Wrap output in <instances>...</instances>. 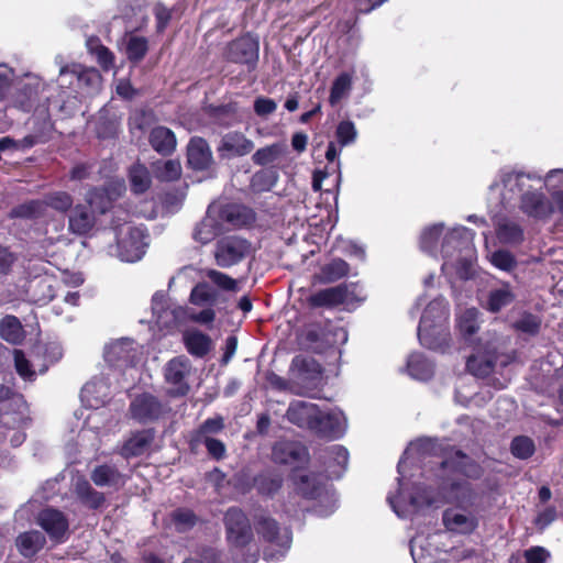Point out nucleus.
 <instances>
[{
	"label": "nucleus",
	"instance_id": "1",
	"mask_svg": "<svg viewBox=\"0 0 563 563\" xmlns=\"http://www.w3.org/2000/svg\"><path fill=\"white\" fill-rule=\"evenodd\" d=\"M437 443L431 439L411 442L398 463V487L387 501L399 518H411L424 508L442 500L468 508L475 505L478 493L456 474L477 477L479 466L461 451L445 460L435 456Z\"/></svg>",
	"mask_w": 563,
	"mask_h": 563
},
{
	"label": "nucleus",
	"instance_id": "2",
	"mask_svg": "<svg viewBox=\"0 0 563 563\" xmlns=\"http://www.w3.org/2000/svg\"><path fill=\"white\" fill-rule=\"evenodd\" d=\"M219 294L208 283H198L190 292L189 302L192 306L200 307V312L189 309L186 311L183 307L172 308L167 298L162 292H156L152 298V311L155 322L161 328H169L175 325L180 318L187 313L188 318L200 324L211 323L216 318L213 307L218 301Z\"/></svg>",
	"mask_w": 563,
	"mask_h": 563
},
{
	"label": "nucleus",
	"instance_id": "3",
	"mask_svg": "<svg viewBox=\"0 0 563 563\" xmlns=\"http://www.w3.org/2000/svg\"><path fill=\"white\" fill-rule=\"evenodd\" d=\"M473 238L474 233L462 225L455 227L444 234L441 242L444 275L448 277L456 275L461 279L470 277L474 257Z\"/></svg>",
	"mask_w": 563,
	"mask_h": 563
},
{
	"label": "nucleus",
	"instance_id": "4",
	"mask_svg": "<svg viewBox=\"0 0 563 563\" xmlns=\"http://www.w3.org/2000/svg\"><path fill=\"white\" fill-rule=\"evenodd\" d=\"M251 219L250 211L239 205H211L206 217L196 227L194 239L202 244L211 242L216 236L229 230L230 227H240Z\"/></svg>",
	"mask_w": 563,
	"mask_h": 563
},
{
	"label": "nucleus",
	"instance_id": "5",
	"mask_svg": "<svg viewBox=\"0 0 563 563\" xmlns=\"http://www.w3.org/2000/svg\"><path fill=\"white\" fill-rule=\"evenodd\" d=\"M448 318L449 309L444 298H435L427 305L418 327V338L423 346L431 350L443 349L449 338Z\"/></svg>",
	"mask_w": 563,
	"mask_h": 563
},
{
	"label": "nucleus",
	"instance_id": "6",
	"mask_svg": "<svg viewBox=\"0 0 563 563\" xmlns=\"http://www.w3.org/2000/svg\"><path fill=\"white\" fill-rule=\"evenodd\" d=\"M504 350L505 341L496 335L492 340L481 339L476 353L467 360L468 371L474 376L486 377L497 367L507 366L514 357Z\"/></svg>",
	"mask_w": 563,
	"mask_h": 563
},
{
	"label": "nucleus",
	"instance_id": "7",
	"mask_svg": "<svg viewBox=\"0 0 563 563\" xmlns=\"http://www.w3.org/2000/svg\"><path fill=\"white\" fill-rule=\"evenodd\" d=\"M292 482L297 493L303 499L317 500L312 507L316 515L328 517L334 512L336 508L334 494L324 487L314 474L298 470L292 475Z\"/></svg>",
	"mask_w": 563,
	"mask_h": 563
},
{
	"label": "nucleus",
	"instance_id": "8",
	"mask_svg": "<svg viewBox=\"0 0 563 563\" xmlns=\"http://www.w3.org/2000/svg\"><path fill=\"white\" fill-rule=\"evenodd\" d=\"M55 63L59 65L60 87H64L66 84L73 86L74 81H76L74 91L82 97H91L100 91L102 78L97 69L76 63L63 65L60 56L55 58Z\"/></svg>",
	"mask_w": 563,
	"mask_h": 563
},
{
	"label": "nucleus",
	"instance_id": "9",
	"mask_svg": "<svg viewBox=\"0 0 563 563\" xmlns=\"http://www.w3.org/2000/svg\"><path fill=\"white\" fill-rule=\"evenodd\" d=\"M256 531L268 542L263 552L265 561H278L286 555L291 544V533L287 528H280L277 521L268 516H262L256 522Z\"/></svg>",
	"mask_w": 563,
	"mask_h": 563
},
{
	"label": "nucleus",
	"instance_id": "10",
	"mask_svg": "<svg viewBox=\"0 0 563 563\" xmlns=\"http://www.w3.org/2000/svg\"><path fill=\"white\" fill-rule=\"evenodd\" d=\"M147 235L141 227L130 223L121 225L117 233L118 257L123 262L140 261L145 254Z\"/></svg>",
	"mask_w": 563,
	"mask_h": 563
},
{
	"label": "nucleus",
	"instance_id": "11",
	"mask_svg": "<svg viewBox=\"0 0 563 563\" xmlns=\"http://www.w3.org/2000/svg\"><path fill=\"white\" fill-rule=\"evenodd\" d=\"M73 205L74 199L70 194L56 190L48 192L43 200H31L16 207L13 209L12 214L21 218H36L42 216L47 207L65 213L71 210Z\"/></svg>",
	"mask_w": 563,
	"mask_h": 563
},
{
	"label": "nucleus",
	"instance_id": "12",
	"mask_svg": "<svg viewBox=\"0 0 563 563\" xmlns=\"http://www.w3.org/2000/svg\"><path fill=\"white\" fill-rule=\"evenodd\" d=\"M192 374L191 362L185 355L168 361L164 367L166 393L172 397H183L188 394L189 378Z\"/></svg>",
	"mask_w": 563,
	"mask_h": 563
},
{
	"label": "nucleus",
	"instance_id": "13",
	"mask_svg": "<svg viewBox=\"0 0 563 563\" xmlns=\"http://www.w3.org/2000/svg\"><path fill=\"white\" fill-rule=\"evenodd\" d=\"M538 180L543 181V176L531 172H517L509 168H504L499 174V181H495L490 189H499L501 196V202L511 201L518 194H523L530 189L529 181Z\"/></svg>",
	"mask_w": 563,
	"mask_h": 563
},
{
	"label": "nucleus",
	"instance_id": "14",
	"mask_svg": "<svg viewBox=\"0 0 563 563\" xmlns=\"http://www.w3.org/2000/svg\"><path fill=\"white\" fill-rule=\"evenodd\" d=\"M251 243L241 236L230 235L220 239L214 247V261L222 268H230L242 262L251 253Z\"/></svg>",
	"mask_w": 563,
	"mask_h": 563
},
{
	"label": "nucleus",
	"instance_id": "15",
	"mask_svg": "<svg viewBox=\"0 0 563 563\" xmlns=\"http://www.w3.org/2000/svg\"><path fill=\"white\" fill-rule=\"evenodd\" d=\"M224 523L227 539L236 551H242L253 538L250 521L239 508H230L225 512Z\"/></svg>",
	"mask_w": 563,
	"mask_h": 563
},
{
	"label": "nucleus",
	"instance_id": "16",
	"mask_svg": "<svg viewBox=\"0 0 563 563\" xmlns=\"http://www.w3.org/2000/svg\"><path fill=\"white\" fill-rule=\"evenodd\" d=\"M346 429L347 420L345 415L339 408H333L328 411L319 409L312 431L321 437L339 439L345 433Z\"/></svg>",
	"mask_w": 563,
	"mask_h": 563
},
{
	"label": "nucleus",
	"instance_id": "17",
	"mask_svg": "<svg viewBox=\"0 0 563 563\" xmlns=\"http://www.w3.org/2000/svg\"><path fill=\"white\" fill-rule=\"evenodd\" d=\"M521 211L530 218L548 221L552 217L551 198L540 189L527 190L520 198Z\"/></svg>",
	"mask_w": 563,
	"mask_h": 563
},
{
	"label": "nucleus",
	"instance_id": "18",
	"mask_svg": "<svg viewBox=\"0 0 563 563\" xmlns=\"http://www.w3.org/2000/svg\"><path fill=\"white\" fill-rule=\"evenodd\" d=\"M130 411L133 419L146 423L161 418L167 411V408L157 397L144 393L132 400Z\"/></svg>",
	"mask_w": 563,
	"mask_h": 563
},
{
	"label": "nucleus",
	"instance_id": "19",
	"mask_svg": "<svg viewBox=\"0 0 563 563\" xmlns=\"http://www.w3.org/2000/svg\"><path fill=\"white\" fill-rule=\"evenodd\" d=\"M442 519L446 530L459 534H470L478 526V520L474 512L459 506L448 508L443 512Z\"/></svg>",
	"mask_w": 563,
	"mask_h": 563
},
{
	"label": "nucleus",
	"instance_id": "20",
	"mask_svg": "<svg viewBox=\"0 0 563 563\" xmlns=\"http://www.w3.org/2000/svg\"><path fill=\"white\" fill-rule=\"evenodd\" d=\"M125 190V185L122 179L112 180L106 188H95L86 196V201L89 207L103 213L106 212L112 201L118 199Z\"/></svg>",
	"mask_w": 563,
	"mask_h": 563
},
{
	"label": "nucleus",
	"instance_id": "21",
	"mask_svg": "<svg viewBox=\"0 0 563 563\" xmlns=\"http://www.w3.org/2000/svg\"><path fill=\"white\" fill-rule=\"evenodd\" d=\"M227 57L253 68L258 58V43L251 36L238 38L228 46Z\"/></svg>",
	"mask_w": 563,
	"mask_h": 563
},
{
	"label": "nucleus",
	"instance_id": "22",
	"mask_svg": "<svg viewBox=\"0 0 563 563\" xmlns=\"http://www.w3.org/2000/svg\"><path fill=\"white\" fill-rule=\"evenodd\" d=\"M136 357L135 343L130 339L117 340L104 349V360L111 366L132 365Z\"/></svg>",
	"mask_w": 563,
	"mask_h": 563
},
{
	"label": "nucleus",
	"instance_id": "23",
	"mask_svg": "<svg viewBox=\"0 0 563 563\" xmlns=\"http://www.w3.org/2000/svg\"><path fill=\"white\" fill-rule=\"evenodd\" d=\"M253 148V141L243 133L229 132L222 136L218 152L223 158H234L250 154Z\"/></svg>",
	"mask_w": 563,
	"mask_h": 563
},
{
	"label": "nucleus",
	"instance_id": "24",
	"mask_svg": "<svg viewBox=\"0 0 563 563\" xmlns=\"http://www.w3.org/2000/svg\"><path fill=\"white\" fill-rule=\"evenodd\" d=\"M350 300L351 292L349 286L345 284L319 290L308 298L309 305L314 308H332L349 302Z\"/></svg>",
	"mask_w": 563,
	"mask_h": 563
},
{
	"label": "nucleus",
	"instance_id": "25",
	"mask_svg": "<svg viewBox=\"0 0 563 563\" xmlns=\"http://www.w3.org/2000/svg\"><path fill=\"white\" fill-rule=\"evenodd\" d=\"M289 148L286 142H276L258 148L252 156L257 166L280 167L288 161Z\"/></svg>",
	"mask_w": 563,
	"mask_h": 563
},
{
	"label": "nucleus",
	"instance_id": "26",
	"mask_svg": "<svg viewBox=\"0 0 563 563\" xmlns=\"http://www.w3.org/2000/svg\"><path fill=\"white\" fill-rule=\"evenodd\" d=\"M111 394L110 384L104 377H95L81 389V401L90 408H99L104 405Z\"/></svg>",
	"mask_w": 563,
	"mask_h": 563
},
{
	"label": "nucleus",
	"instance_id": "27",
	"mask_svg": "<svg viewBox=\"0 0 563 563\" xmlns=\"http://www.w3.org/2000/svg\"><path fill=\"white\" fill-rule=\"evenodd\" d=\"M319 408L317 405L303 400L292 401L287 410V419L300 427L312 431L317 421Z\"/></svg>",
	"mask_w": 563,
	"mask_h": 563
},
{
	"label": "nucleus",
	"instance_id": "28",
	"mask_svg": "<svg viewBox=\"0 0 563 563\" xmlns=\"http://www.w3.org/2000/svg\"><path fill=\"white\" fill-rule=\"evenodd\" d=\"M37 522L56 541H62L68 530V520L64 514L53 508L42 510L37 517Z\"/></svg>",
	"mask_w": 563,
	"mask_h": 563
},
{
	"label": "nucleus",
	"instance_id": "29",
	"mask_svg": "<svg viewBox=\"0 0 563 563\" xmlns=\"http://www.w3.org/2000/svg\"><path fill=\"white\" fill-rule=\"evenodd\" d=\"M187 159L194 169H207L212 163V153L208 143L200 137L191 139L187 148Z\"/></svg>",
	"mask_w": 563,
	"mask_h": 563
},
{
	"label": "nucleus",
	"instance_id": "30",
	"mask_svg": "<svg viewBox=\"0 0 563 563\" xmlns=\"http://www.w3.org/2000/svg\"><path fill=\"white\" fill-rule=\"evenodd\" d=\"M95 225V217L85 205L75 206L68 216V230L77 235L87 234Z\"/></svg>",
	"mask_w": 563,
	"mask_h": 563
},
{
	"label": "nucleus",
	"instance_id": "31",
	"mask_svg": "<svg viewBox=\"0 0 563 563\" xmlns=\"http://www.w3.org/2000/svg\"><path fill=\"white\" fill-rule=\"evenodd\" d=\"M306 456V449L294 442L282 441L273 448V459L277 463L291 464L303 461Z\"/></svg>",
	"mask_w": 563,
	"mask_h": 563
},
{
	"label": "nucleus",
	"instance_id": "32",
	"mask_svg": "<svg viewBox=\"0 0 563 563\" xmlns=\"http://www.w3.org/2000/svg\"><path fill=\"white\" fill-rule=\"evenodd\" d=\"M515 298L516 296L509 284H503L500 287L488 291L483 307L490 312H498L509 306Z\"/></svg>",
	"mask_w": 563,
	"mask_h": 563
},
{
	"label": "nucleus",
	"instance_id": "33",
	"mask_svg": "<svg viewBox=\"0 0 563 563\" xmlns=\"http://www.w3.org/2000/svg\"><path fill=\"white\" fill-rule=\"evenodd\" d=\"M150 144L162 155L172 154L176 148L174 132L165 126H156L150 133Z\"/></svg>",
	"mask_w": 563,
	"mask_h": 563
},
{
	"label": "nucleus",
	"instance_id": "34",
	"mask_svg": "<svg viewBox=\"0 0 563 563\" xmlns=\"http://www.w3.org/2000/svg\"><path fill=\"white\" fill-rule=\"evenodd\" d=\"M184 343L187 351L197 357L205 356L213 346L210 336L196 329L184 333Z\"/></svg>",
	"mask_w": 563,
	"mask_h": 563
},
{
	"label": "nucleus",
	"instance_id": "35",
	"mask_svg": "<svg viewBox=\"0 0 563 563\" xmlns=\"http://www.w3.org/2000/svg\"><path fill=\"white\" fill-rule=\"evenodd\" d=\"M15 544L23 556L31 558L44 547L45 537L40 531H27L16 538Z\"/></svg>",
	"mask_w": 563,
	"mask_h": 563
},
{
	"label": "nucleus",
	"instance_id": "36",
	"mask_svg": "<svg viewBox=\"0 0 563 563\" xmlns=\"http://www.w3.org/2000/svg\"><path fill=\"white\" fill-rule=\"evenodd\" d=\"M153 441L151 431L134 433L122 446L121 455L125 459L143 454Z\"/></svg>",
	"mask_w": 563,
	"mask_h": 563
},
{
	"label": "nucleus",
	"instance_id": "37",
	"mask_svg": "<svg viewBox=\"0 0 563 563\" xmlns=\"http://www.w3.org/2000/svg\"><path fill=\"white\" fill-rule=\"evenodd\" d=\"M74 490L79 500L89 508L96 509L104 501L103 494L95 490L85 478H77Z\"/></svg>",
	"mask_w": 563,
	"mask_h": 563
},
{
	"label": "nucleus",
	"instance_id": "38",
	"mask_svg": "<svg viewBox=\"0 0 563 563\" xmlns=\"http://www.w3.org/2000/svg\"><path fill=\"white\" fill-rule=\"evenodd\" d=\"M407 369L411 377L427 380L433 375V365L422 354L413 353L407 362Z\"/></svg>",
	"mask_w": 563,
	"mask_h": 563
},
{
	"label": "nucleus",
	"instance_id": "39",
	"mask_svg": "<svg viewBox=\"0 0 563 563\" xmlns=\"http://www.w3.org/2000/svg\"><path fill=\"white\" fill-rule=\"evenodd\" d=\"M0 336L12 344H19L24 338L23 327L14 316H5L0 320Z\"/></svg>",
	"mask_w": 563,
	"mask_h": 563
},
{
	"label": "nucleus",
	"instance_id": "40",
	"mask_svg": "<svg viewBox=\"0 0 563 563\" xmlns=\"http://www.w3.org/2000/svg\"><path fill=\"white\" fill-rule=\"evenodd\" d=\"M349 273V265L341 258H335L323 265L318 274L319 282L328 284L339 280Z\"/></svg>",
	"mask_w": 563,
	"mask_h": 563
},
{
	"label": "nucleus",
	"instance_id": "41",
	"mask_svg": "<svg viewBox=\"0 0 563 563\" xmlns=\"http://www.w3.org/2000/svg\"><path fill=\"white\" fill-rule=\"evenodd\" d=\"M86 45H87L89 53L96 57L98 64L104 70H109L110 68L113 67L114 55L108 47H106L104 45H102L100 43L99 38L89 37L86 42Z\"/></svg>",
	"mask_w": 563,
	"mask_h": 563
},
{
	"label": "nucleus",
	"instance_id": "42",
	"mask_svg": "<svg viewBox=\"0 0 563 563\" xmlns=\"http://www.w3.org/2000/svg\"><path fill=\"white\" fill-rule=\"evenodd\" d=\"M91 479L97 486H117L123 484V476L112 466L101 465L93 470Z\"/></svg>",
	"mask_w": 563,
	"mask_h": 563
},
{
	"label": "nucleus",
	"instance_id": "43",
	"mask_svg": "<svg viewBox=\"0 0 563 563\" xmlns=\"http://www.w3.org/2000/svg\"><path fill=\"white\" fill-rule=\"evenodd\" d=\"M497 238L504 244H518L523 240L522 228L514 221H503L497 227Z\"/></svg>",
	"mask_w": 563,
	"mask_h": 563
},
{
	"label": "nucleus",
	"instance_id": "44",
	"mask_svg": "<svg viewBox=\"0 0 563 563\" xmlns=\"http://www.w3.org/2000/svg\"><path fill=\"white\" fill-rule=\"evenodd\" d=\"M148 51V42L145 37L134 34L125 36V54L131 62H140Z\"/></svg>",
	"mask_w": 563,
	"mask_h": 563
},
{
	"label": "nucleus",
	"instance_id": "45",
	"mask_svg": "<svg viewBox=\"0 0 563 563\" xmlns=\"http://www.w3.org/2000/svg\"><path fill=\"white\" fill-rule=\"evenodd\" d=\"M444 225L437 223L427 227L420 235V247L423 252L434 255L438 250L439 240L442 236Z\"/></svg>",
	"mask_w": 563,
	"mask_h": 563
},
{
	"label": "nucleus",
	"instance_id": "46",
	"mask_svg": "<svg viewBox=\"0 0 563 563\" xmlns=\"http://www.w3.org/2000/svg\"><path fill=\"white\" fill-rule=\"evenodd\" d=\"M59 282L51 277H43L35 282L34 298L38 303H45L56 296Z\"/></svg>",
	"mask_w": 563,
	"mask_h": 563
},
{
	"label": "nucleus",
	"instance_id": "47",
	"mask_svg": "<svg viewBox=\"0 0 563 563\" xmlns=\"http://www.w3.org/2000/svg\"><path fill=\"white\" fill-rule=\"evenodd\" d=\"M352 88V75L349 73L340 74L333 81L329 101L332 106L339 103L345 98Z\"/></svg>",
	"mask_w": 563,
	"mask_h": 563
},
{
	"label": "nucleus",
	"instance_id": "48",
	"mask_svg": "<svg viewBox=\"0 0 563 563\" xmlns=\"http://www.w3.org/2000/svg\"><path fill=\"white\" fill-rule=\"evenodd\" d=\"M253 485L258 494L273 496L282 486V478L278 475L265 473L253 479Z\"/></svg>",
	"mask_w": 563,
	"mask_h": 563
},
{
	"label": "nucleus",
	"instance_id": "49",
	"mask_svg": "<svg viewBox=\"0 0 563 563\" xmlns=\"http://www.w3.org/2000/svg\"><path fill=\"white\" fill-rule=\"evenodd\" d=\"M155 176L164 181H173L180 177L181 165L179 161L168 159L165 162H157L154 164Z\"/></svg>",
	"mask_w": 563,
	"mask_h": 563
},
{
	"label": "nucleus",
	"instance_id": "50",
	"mask_svg": "<svg viewBox=\"0 0 563 563\" xmlns=\"http://www.w3.org/2000/svg\"><path fill=\"white\" fill-rule=\"evenodd\" d=\"M203 275L219 289L224 291H238V282L229 275L217 271L214 268H206L202 271Z\"/></svg>",
	"mask_w": 563,
	"mask_h": 563
},
{
	"label": "nucleus",
	"instance_id": "51",
	"mask_svg": "<svg viewBox=\"0 0 563 563\" xmlns=\"http://www.w3.org/2000/svg\"><path fill=\"white\" fill-rule=\"evenodd\" d=\"M478 317L479 312L475 308H468L459 316L457 325L464 336L473 335L478 330Z\"/></svg>",
	"mask_w": 563,
	"mask_h": 563
},
{
	"label": "nucleus",
	"instance_id": "52",
	"mask_svg": "<svg viewBox=\"0 0 563 563\" xmlns=\"http://www.w3.org/2000/svg\"><path fill=\"white\" fill-rule=\"evenodd\" d=\"M131 188L135 194H143L151 185V177L147 168L143 165H134L130 169Z\"/></svg>",
	"mask_w": 563,
	"mask_h": 563
},
{
	"label": "nucleus",
	"instance_id": "53",
	"mask_svg": "<svg viewBox=\"0 0 563 563\" xmlns=\"http://www.w3.org/2000/svg\"><path fill=\"white\" fill-rule=\"evenodd\" d=\"M278 180V174L274 169H262L252 176L251 186L255 191H268Z\"/></svg>",
	"mask_w": 563,
	"mask_h": 563
},
{
	"label": "nucleus",
	"instance_id": "54",
	"mask_svg": "<svg viewBox=\"0 0 563 563\" xmlns=\"http://www.w3.org/2000/svg\"><path fill=\"white\" fill-rule=\"evenodd\" d=\"M426 539L417 536L410 541V553L415 563H433V555L430 549L424 547Z\"/></svg>",
	"mask_w": 563,
	"mask_h": 563
},
{
	"label": "nucleus",
	"instance_id": "55",
	"mask_svg": "<svg viewBox=\"0 0 563 563\" xmlns=\"http://www.w3.org/2000/svg\"><path fill=\"white\" fill-rule=\"evenodd\" d=\"M335 135L340 145L346 146L355 142L357 131L352 121H342L338 124Z\"/></svg>",
	"mask_w": 563,
	"mask_h": 563
},
{
	"label": "nucleus",
	"instance_id": "56",
	"mask_svg": "<svg viewBox=\"0 0 563 563\" xmlns=\"http://www.w3.org/2000/svg\"><path fill=\"white\" fill-rule=\"evenodd\" d=\"M511 452L519 459H528L534 452V444L527 437H517L511 442Z\"/></svg>",
	"mask_w": 563,
	"mask_h": 563
},
{
	"label": "nucleus",
	"instance_id": "57",
	"mask_svg": "<svg viewBox=\"0 0 563 563\" xmlns=\"http://www.w3.org/2000/svg\"><path fill=\"white\" fill-rule=\"evenodd\" d=\"M329 459L339 467V470L333 471L332 474L335 476H340L341 473L346 468L349 461V452L342 445H333L329 449Z\"/></svg>",
	"mask_w": 563,
	"mask_h": 563
},
{
	"label": "nucleus",
	"instance_id": "58",
	"mask_svg": "<svg viewBox=\"0 0 563 563\" xmlns=\"http://www.w3.org/2000/svg\"><path fill=\"white\" fill-rule=\"evenodd\" d=\"M492 264L501 269L509 272L516 266V260L508 251L499 250L490 255Z\"/></svg>",
	"mask_w": 563,
	"mask_h": 563
},
{
	"label": "nucleus",
	"instance_id": "59",
	"mask_svg": "<svg viewBox=\"0 0 563 563\" xmlns=\"http://www.w3.org/2000/svg\"><path fill=\"white\" fill-rule=\"evenodd\" d=\"M175 528L178 531H186L191 528L196 522V517L192 511L187 509H178L172 516Z\"/></svg>",
	"mask_w": 563,
	"mask_h": 563
},
{
	"label": "nucleus",
	"instance_id": "60",
	"mask_svg": "<svg viewBox=\"0 0 563 563\" xmlns=\"http://www.w3.org/2000/svg\"><path fill=\"white\" fill-rule=\"evenodd\" d=\"M541 320L531 313H525L515 322V328L528 334H536L540 329Z\"/></svg>",
	"mask_w": 563,
	"mask_h": 563
},
{
	"label": "nucleus",
	"instance_id": "61",
	"mask_svg": "<svg viewBox=\"0 0 563 563\" xmlns=\"http://www.w3.org/2000/svg\"><path fill=\"white\" fill-rule=\"evenodd\" d=\"M14 365L18 374L24 380H33L35 378V372L31 369L30 362L25 358L24 354L20 350H14Z\"/></svg>",
	"mask_w": 563,
	"mask_h": 563
},
{
	"label": "nucleus",
	"instance_id": "62",
	"mask_svg": "<svg viewBox=\"0 0 563 563\" xmlns=\"http://www.w3.org/2000/svg\"><path fill=\"white\" fill-rule=\"evenodd\" d=\"M14 77L15 73L12 68L0 64V101L7 97Z\"/></svg>",
	"mask_w": 563,
	"mask_h": 563
},
{
	"label": "nucleus",
	"instance_id": "63",
	"mask_svg": "<svg viewBox=\"0 0 563 563\" xmlns=\"http://www.w3.org/2000/svg\"><path fill=\"white\" fill-rule=\"evenodd\" d=\"M544 187L550 194L552 216L558 214L559 219L563 220V187Z\"/></svg>",
	"mask_w": 563,
	"mask_h": 563
},
{
	"label": "nucleus",
	"instance_id": "64",
	"mask_svg": "<svg viewBox=\"0 0 563 563\" xmlns=\"http://www.w3.org/2000/svg\"><path fill=\"white\" fill-rule=\"evenodd\" d=\"M523 556L526 563H547L551 553L545 548L536 545L526 550Z\"/></svg>",
	"mask_w": 563,
	"mask_h": 563
}]
</instances>
